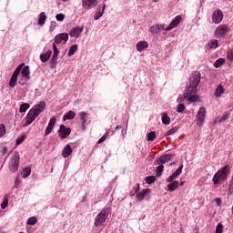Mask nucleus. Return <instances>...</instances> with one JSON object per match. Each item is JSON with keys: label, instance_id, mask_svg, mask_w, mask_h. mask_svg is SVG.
<instances>
[{"label": "nucleus", "instance_id": "a19ab883", "mask_svg": "<svg viewBox=\"0 0 233 233\" xmlns=\"http://www.w3.org/2000/svg\"><path fill=\"white\" fill-rule=\"evenodd\" d=\"M156 139V132L151 131L147 134V141H154Z\"/></svg>", "mask_w": 233, "mask_h": 233}, {"label": "nucleus", "instance_id": "9b49d317", "mask_svg": "<svg viewBox=\"0 0 233 233\" xmlns=\"http://www.w3.org/2000/svg\"><path fill=\"white\" fill-rule=\"evenodd\" d=\"M183 18L181 17V15H177L176 17H175V19H173L171 22H170V24H169V25L165 29L166 30V32H170V30H174V28H176V26H177V25H179V23H181V20H182Z\"/></svg>", "mask_w": 233, "mask_h": 233}, {"label": "nucleus", "instance_id": "6ab92c4d", "mask_svg": "<svg viewBox=\"0 0 233 233\" xmlns=\"http://www.w3.org/2000/svg\"><path fill=\"white\" fill-rule=\"evenodd\" d=\"M106 8V5H102V11H101V5H99L96 9V12L94 15L95 21H97L100 17H103V14H105V9Z\"/></svg>", "mask_w": 233, "mask_h": 233}, {"label": "nucleus", "instance_id": "4d7b16f0", "mask_svg": "<svg viewBox=\"0 0 233 233\" xmlns=\"http://www.w3.org/2000/svg\"><path fill=\"white\" fill-rule=\"evenodd\" d=\"M139 190V184H137V187H135L134 191L137 194V191Z\"/></svg>", "mask_w": 233, "mask_h": 233}, {"label": "nucleus", "instance_id": "5701e85b", "mask_svg": "<svg viewBox=\"0 0 233 233\" xmlns=\"http://www.w3.org/2000/svg\"><path fill=\"white\" fill-rule=\"evenodd\" d=\"M146 48H148V42H147V41L137 42V52H143V50H146Z\"/></svg>", "mask_w": 233, "mask_h": 233}, {"label": "nucleus", "instance_id": "7ed1b4c3", "mask_svg": "<svg viewBox=\"0 0 233 233\" xmlns=\"http://www.w3.org/2000/svg\"><path fill=\"white\" fill-rule=\"evenodd\" d=\"M230 176V166L225 165L221 169H219L213 177L214 185H219L221 181L228 178Z\"/></svg>", "mask_w": 233, "mask_h": 233}, {"label": "nucleus", "instance_id": "423d86ee", "mask_svg": "<svg viewBox=\"0 0 233 233\" xmlns=\"http://www.w3.org/2000/svg\"><path fill=\"white\" fill-rule=\"evenodd\" d=\"M20 160L21 157L19 152H15L13 157L9 161V170H11V172L15 173L19 170Z\"/></svg>", "mask_w": 233, "mask_h": 233}, {"label": "nucleus", "instance_id": "f8f14e48", "mask_svg": "<svg viewBox=\"0 0 233 233\" xmlns=\"http://www.w3.org/2000/svg\"><path fill=\"white\" fill-rule=\"evenodd\" d=\"M82 5L86 10H91V8L97 6V0H82Z\"/></svg>", "mask_w": 233, "mask_h": 233}, {"label": "nucleus", "instance_id": "6e6552de", "mask_svg": "<svg viewBox=\"0 0 233 233\" xmlns=\"http://www.w3.org/2000/svg\"><path fill=\"white\" fill-rule=\"evenodd\" d=\"M206 116L207 109L205 107H200L197 113V125H198V127H203Z\"/></svg>", "mask_w": 233, "mask_h": 233}, {"label": "nucleus", "instance_id": "39448f33", "mask_svg": "<svg viewBox=\"0 0 233 233\" xmlns=\"http://www.w3.org/2000/svg\"><path fill=\"white\" fill-rule=\"evenodd\" d=\"M227 34H230V25H228V24L219 25L215 29V32H214V35L215 37H217V39H221L225 37Z\"/></svg>", "mask_w": 233, "mask_h": 233}, {"label": "nucleus", "instance_id": "bb28decb", "mask_svg": "<svg viewBox=\"0 0 233 233\" xmlns=\"http://www.w3.org/2000/svg\"><path fill=\"white\" fill-rule=\"evenodd\" d=\"M72 154V147L70 145H66V147L62 151L63 157H68Z\"/></svg>", "mask_w": 233, "mask_h": 233}, {"label": "nucleus", "instance_id": "473e14b6", "mask_svg": "<svg viewBox=\"0 0 233 233\" xmlns=\"http://www.w3.org/2000/svg\"><path fill=\"white\" fill-rule=\"evenodd\" d=\"M28 108H30V104L28 103H24L20 106V108H19V112L21 114L26 112L28 110Z\"/></svg>", "mask_w": 233, "mask_h": 233}, {"label": "nucleus", "instance_id": "a211bd4d", "mask_svg": "<svg viewBox=\"0 0 233 233\" xmlns=\"http://www.w3.org/2000/svg\"><path fill=\"white\" fill-rule=\"evenodd\" d=\"M45 108H46V103H45V101H40L38 105L35 106L31 109L35 110V113L39 116V114L45 112Z\"/></svg>", "mask_w": 233, "mask_h": 233}, {"label": "nucleus", "instance_id": "c756f323", "mask_svg": "<svg viewBox=\"0 0 233 233\" xmlns=\"http://www.w3.org/2000/svg\"><path fill=\"white\" fill-rule=\"evenodd\" d=\"M74 117H76V112L69 111L63 116V120L66 121V119H74Z\"/></svg>", "mask_w": 233, "mask_h": 233}, {"label": "nucleus", "instance_id": "37998d69", "mask_svg": "<svg viewBox=\"0 0 233 233\" xmlns=\"http://www.w3.org/2000/svg\"><path fill=\"white\" fill-rule=\"evenodd\" d=\"M59 56V49H57V46H56V43H53V56Z\"/></svg>", "mask_w": 233, "mask_h": 233}, {"label": "nucleus", "instance_id": "393cba45", "mask_svg": "<svg viewBox=\"0 0 233 233\" xmlns=\"http://www.w3.org/2000/svg\"><path fill=\"white\" fill-rule=\"evenodd\" d=\"M223 94H225V88H223V86L218 85L215 90L214 96L215 97H221Z\"/></svg>", "mask_w": 233, "mask_h": 233}, {"label": "nucleus", "instance_id": "f03ea898", "mask_svg": "<svg viewBox=\"0 0 233 233\" xmlns=\"http://www.w3.org/2000/svg\"><path fill=\"white\" fill-rule=\"evenodd\" d=\"M19 74L22 75V77H24V79H25L26 81H30V66H25V64H21L16 67L9 82V86H11V88H14L15 85H17V77H19Z\"/></svg>", "mask_w": 233, "mask_h": 233}, {"label": "nucleus", "instance_id": "2eb2a0df", "mask_svg": "<svg viewBox=\"0 0 233 233\" xmlns=\"http://www.w3.org/2000/svg\"><path fill=\"white\" fill-rule=\"evenodd\" d=\"M83 26H76V27H73L70 32H69V35L70 37H79V35H81V34H83Z\"/></svg>", "mask_w": 233, "mask_h": 233}, {"label": "nucleus", "instance_id": "58836bf2", "mask_svg": "<svg viewBox=\"0 0 233 233\" xmlns=\"http://www.w3.org/2000/svg\"><path fill=\"white\" fill-rule=\"evenodd\" d=\"M6 134V127L5 124H0V137H3Z\"/></svg>", "mask_w": 233, "mask_h": 233}, {"label": "nucleus", "instance_id": "ddd939ff", "mask_svg": "<svg viewBox=\"0 0 233 233\" xmlns=\"http://www.w3.org/2000/svg\"><path fill=\"white\" fill-rule=\"evenodd\" d=\"M174 157L172 154H166L161 156L156 160L157 165H165V163H168Z\"/></svg>", "mask_w": 233, "mask_h": 233}, {"label": "nucleus", "instance_id": "f704fd0d", "mask_svg": "<svg viewBox=\"0 0 233 233\" xmlns=\"http://www.w3.org/2000/svg\"><path fill=\"white\" fill-rule=\"evenodd\" d=\"M225 65V58H218L216 60L214 66L215 68H219V66H223Z\"/></svg>", "mask_w": 233, "mask_h": 233}, {"label": "nucleus", "instance_id": "0e129e2a", "mask_svg": "<svg viewBox=\"0 0 233 233\" xmlns=\"http://www.w3.org/2000/svg\"><path fill=\"white\" fill-rule=\"evenodd\" d=\"M154 1V3H157V0H153Z\"/></svg>", "mask_w": 233, "mask_h": 233}, {"label": "nucleus", "instance_id": "49530a36", "mask_svg": "<svg viewBox=\"0 0 233 233\" xmlns=\"http://www.w3.org/2000/svg\"><path fill=\"white\" fill-rule=\"evenodd\" d=\"M215 233H223V224L218 223L217 225Z\"/></svg>", "mask_w": 233, "mask_h": 233}, {"label": "nucleus", "instance_id": "f3484780", "mask_svg": "<svg viewBox=\"0 0 233 233\" xmlns=\"http://www.w3.org/2000/svg\"><path fill=\"white\" fill-rule=\"evenodd\" d=\"M161 30H167V28H165V25L156 24L150 27L149 32H151V34H159Z\"/></svg>", "mask_w": 233, "mask_h": 233}, {"label": "nucleus", "instance_id": "5fc2aeb1", "mask_svg": "<svg viewBox=\"0 0 233 233\" xmlns=\"http://www.w3.org/2000/svg\"><path fill=\"white\" fill-rule=\"evenodd\" d=\"M6 152H8V147H5L2 150V156H5Z\"/></svg>", "mask_w": 233, "mask_h": 233}, {"label": "nucleus", "instance_id": "4be33fe9", "mask_svg": "<svg viewBox=\"0 0 233 233\" xmlns=\"http://www.w3.org/2000/svg\"><path fill=\"white\" fill-rule=\"evenodd\" d=\"M147 194H150V188H145L141 192L137 194L138 201H143Z\"/></svg>", "mask_w": 233, "mask_h": 233}, {"label": "nucleus", "instance_id": "8fccbe9b", "mask_svg": "<svg viewBox=\"0 0 233 233\" xmlns=\"http://www.w3.org/2000/svg\"><path fill=\"white\" fill-rule=\"evenodd\" d=\"M56 119L55 118V116H53L52 118H50L48 126L53 127V128H54V127H56Z\"/></svg>", "mask_w": 233, "mask_h": 233}, {"label": "nucleus", "instance_id": "3c124183", "mask_svg": "<svg viewBox=\"0 0 233 233\" xmlns=\"http://www.w3.org/2000/svg\"><path fill=\"white\" fill-rule=\"evenodd\" d=\"M56 21H65V15L57 14L56 16Z\"/></svg>", "mask_w": 233, "mask_h": 233}, {"label": "nucleus", "instance_id": "1a4fd4ad", "mask_svg": "<svg viewBox=\"0 0 233 233\" xmlns=\"http://www.w3.org/2000/svg\"><path fill=\"white\" fill-rule=\"evenodd\" d=\"M72 129L70 127H65V125H60L59 130H58V137L60 139H66L68 137V135L71 134Z\"/></svg>", "mask_w": 233, "mask_h": 233}, {"label": "nucleus", "instance_id": "79ce46f5", "mask_svg": "<svg viewBox=\"0 0 233 233\" xmlns=\"http://www.w3.org/2000/svg\"><path fill=\"white\" fill-rule=\"evenodd\" d=\"M37 223V218L31 217L27 219V225H35Z\"/></svg>", "mask_w": 233, "mask_h": 233}, {"label": "nucleus", "instance_id": "412c9836", "mask_svg": "<svg viewBox=\"0 0 233 233\" xmlns=\"http://www.w3.org/2000/svg\"><path fill=\"white\" fill-rule=\"evenodd\" d=\"M177 188H179V181L177 180H173L167 185V190H169V192H174V190H177Z\"/></svg>", "mask_w": 233, "mask_h": 233}, {"label": "nucleus", "instance_id": "0eeeda50", "mask_svg": "<svg viewBox=\"0 0 233 233\" xmlns=\"http://www.w3.org/2000/svg\"><path fill=\"white\" fill-rule=\"evenodd\" d=\"M38 116L39 115L35 112V109L31 108L25 116V124L24 125V127H28V125H32V123L35 121Z\"/></svg>", "mask_w": 233, "mask_h": 233}, {"label": "nucleus", "instance_id": "e2e57ef3", "mask_svg": "<svg viewBox=\"0 0 233 233\" xmlns=\"http://www.w3.org/2000/svg\"><path fill=\"white\" fill-rule=\"evenodd\" d=\"M125 133H127V130L123 129L122 134H125Z\"/></svg>", "mask_w": 233, "mask_h": 233}, {"label": "nucleus", "instance_id": "cd10ccee", "mask_svg": "<svg viewBox=\"0 0 233 233\" xmlns=\"http://www.w3.org/2000/svg\"><path fill=\"white\" fill-rule=\"evenodd\" d=\"M46 21V15L45 13H40L38 17V25L40 26H43L45 25V22Z\"/></svg>", "mask_w": 233, "mask_h": 233}, {"label": "nucleus", "instance_id": "e433bc0d", "mask_svg": "<svg viewBox=\"0 0 233 233\" xmlns=\"http://www.w3.org/2000/svg\"><path fill=\"white\" fill-rule=\"evenodd\" d=\"M6 207H8V196L5 195L4 197L3 202L1 203V208H3V210H5V208H6Z\"/></svg>", "mask_w": 233, "mask_h": 233}, {"label": "nucleus", "instance_id": "de8ad7c7", "mask_svg": "<svg viewBox=\"0 0 233 233\" xmlns=\"http://www.w3.org/2000/svg\"><path fill=\"white\" fill-rule=\"evenodd\" d=\"M25 137H26V136H25V135L18 137L16 138V145H21V143H23V141H25Z\"/></svg>", "mask_w": 233, "mask_h": 233}, {"label": "nucleus", "instance_id": "c9c22d12", "mask_svg": "<svg viewBox=\"0 0 233 233\" xmlns=\"http://www.w3.org/2000/svg\"><path fill=\"white\" fill-rule=\"evenodd\" d=\"M145 181H146V183H147L148 185H152V183H155V182H156V177H154V176L146 177Z\"/></svg>", "mask_w": 233, "mask_h": 233}, {"label": "nucleus", "instance_id": "dca6fc26", "mask_svg": "<svg viewBox=\"0 0 233 233\" xmlns=\"http://www.w3.org/2000/svg\"><path fill=\"white\" fill-rule=\"evenodd\" d=\"M80 119L82 121V130H86V125H88V113L80 112Z\"/></svg>", "mask_w": 233, "mask_h": 233}, {"label": "nucleus", "instance_id": "09e8293b", "mask_svg": "<svg viewBox=\"0 0 233 233\" xmlns=\"http://www.w3.org/2000/svg\"><path fill=\"white\" fill-rule=\"evenodd\" d=\"M227 58L228 59V61H233V49L228 52Z\"/></svg>", "mask_w": 233, "mask_h": 233}, {"label": "nucleus", "instance_id": "6e6d98bb", "mask_svg": "<svg viewBox=\"0 0 233 233\" xmlns=\"http://www.w3.org/2000/svg\"><path fill=\"white\" fill-rule=\"evenodd\" d=\"M215 201H216L218 207H219V205H221V198H216Z\"/></svg>", "mask_w": 233, "mask_h": 233}, {"label": "nucleus", "instance_id": "72a5a7b5", "mask_svg": "<svg viewBox=\"0 0 233 233\" xmlns=\"http://www.w3.org/2000/svg\"><path fill=\"white\" fill-rule=\"evenodd\" d=\"M77 50V45H73L70 46L69 51L67 53L68 57H71V56H74Z\"/></svg>", "mask_w": 233, "mask_h": 233}, {"label": "nucleus", "instance_id": "4c0bfd02", "mask_svg": "<svg viewBox=\"0 0 233 233\" xmlns=\"http://www.w3.org/2000/svg\"><path fill=\"white\" fill-rule=\"evenodd\" d=\"M51 68H56L57 66V56H52L50 60Z\"/></svg>", "mask_w": 233, "mask_h": 233}, {"label": "nucleus", "instance_id": "052dcab7", "mask_svg": "<svg viewBox=\"0 0 233 233\" xmlns=\"http://www.w3.org/2000/svg\"><path fill=\"white\" fill-rule=\"evenodd\" d=\"M183 185H185V182H184V181H181L180 184H179V186H180V187H183Z\"/></svg>", "mask_w": 233, "mask_h": 233}, {"label": "nucleus", "instance_id": "c03bdc74", "mask_svg": "<svg viewBox=\"0 0 233 233\" xmlns=\"http://www.w3.org/2000/svg\"><path fill=\"white\" fill-rule=\"evenodd\" d=\"M185 104H178L177 107V112H178V114H181L185 112Z\"/></svg>", "mask_w": 233, "mask_h": 233}, {"label": "nucleus", "instance_id": "f257e3e1", "mask_svg": "<svg viewBox=\"0 0 233 233\" xmlns=\"http://www.w3.org/2000/svg\"><path fill=\"white\" fill-rule=\"evenodd\" d=\"M201 82V74L198 71H195L192 73L191 76L189 77V84L187 86V88L184 91V97L179 96L177 101L181 103L183 99H187L190 103H194L195 101H198V86H199V83Z\"/></svg>", "mask_w": 233, "mask_h": 233}, {"label": "nucleus", "instance_id": "7c9ffc66", "mask_svg": "<svg viewBox=\"0 0 233 233\" xmlns=\"http://www.w3.org/2000/svg\"><path fill=\"white\" fill-rule=\"evenodd\" d=\"M162 123L163 125H170V116H168V114L163 113Z\"/></svg>", "mask_w": 233, "mask_h": 233}, {"label": "nucleus", "instance_id": "ea45409f", "mask_svg": "<svg viewBox=\"0 0 233 233\" xmlns=\"http://www.w3.org/2000/svg\"><path fill=\"white\" fill-rule=\"evenodd\" d=\"M177 130H179V127H175L169 129V130L167 132V136H174V134H176V132H177Z\"/></svg>", "mask_w": 233, "mask_h": 233}, {"label": "nucleus", "instance_id": "69168bd1", "mask_svg": "<svg viewBox=\"0 0 233 233\" xmlns=\"http://www.w3.org/2000/svg\"><path fill=\"white\" fill-rule=\"evenodd\" d=\"M62 1H68V0H62Z\"/></svg>", "mask_w": 233, "mask_h": 233}, {"label": "nucleus", "instance_id": "a878e982", "mask_svg": "<svg viewBox=\"0 0 233 233\" xmlns=\"http://www.w3.org/2000/svg\"><path fill=\"white\" fill-rule=\"evenodd\" d=\"M230 117V113L225 112L221 117L218 116L215 119V123H223L224 121H227Z\"/></svg>", "mask_w": 233, "mask_h": 233}, {"label": "nucleus", "instance_id": "4468645a", "mask_svg": "<svg viewBox=\"0 0 233 233\" xmlns=\"http://www.w3.org/2000/svg\"><path fill=\"white\" fill-rule=\"evenodd\" d=\"M62 41H64V43H66V41H68V35L67 33H62V34H58L56 35L55 37V45H59L62 43Z\"/></svg>", "mask_w": 233, "mask_h": 233}, {"label": "nucleus", "instance_id": "b1692460", "mask_svg": "<svg viewBox=\"0 0 233 233\" xmlns=\"http://www.w3.org/2000/svg\"><path fill=\"white\" fill-rule=\"evenodd\" d=\"M50 57H52V50H48L46 53L40 55V61L46 63Z\"/></svg>", "mask_w": 233, "mask_h": 233}, {"label": "nucleus", "instance_id": "9d476101", "mask_svg": "<svg viewBox=\"0 0 233 233\" xmlns=\"http://www.w3.org/2000/svg\"><path fill=\"white\" fill-rule=\"evenodd\" d=\"M223 21V11L221 9L215 10L212 14V22L219 25Z\"/></svg>", "mask_w": 233, "mask_h": 233}, {"label": "nucleus", "instance_id": "2f4dec72", "mask_svg": "<svg viewBox=\"0 0 233 233\" xmlns=\"http://www.w3.org/2000/svg\"><path fill=\"white\" fill-rule=\"evenodd\" d=\"M165 170V166H163V164L159 165L157 169V177H161L163 171Z\"/></svg>", "mask_w": 233, "mask_h": 233}, {"label": "nucleus", "instance_id": "c85d7f7f", "mask_svg": "<svg viewBox=\"0 0 233 233\" xmlns=\"http://www.w3.org/2000/svg\"><path fill=\"white\" fill-rule=\"evenodd\" d=\"M208 46L209 49H212V48L216 49V48H218V46H219V45H218V40L212 39L208 43Z\"/></svg>", "mask_w": 233, "mask_h": 233}, {"label": "nucleus", "instance_id": "a18cd8bd", "mask_svg": "<svg viewBox=\"0 0 233 233\" xmlns=\"http://www.w3.org/2000/svg\"><path fill=\"white\" fill-rule=\"evenodd\" d=\"M31 172H32V169L30 167H25L24 169L23 177H28V176H30Z\"/></svg>", "mask_w": 233, "mask_h": 233}, {"label": "nucleus", "instance_id": "603ef678", "mask_svg": "<svg viewBox=\"0 0 233 233\" xmlns=\"http://www.w3.org/2000/svg\"><path fill=\"white\" fill-rule=\"evenodd\" d=\"M106 137H108V132H106L99 140L98 145L105 142L106 140Z\"/></svg>", "mask_w": 233, "mask_h": 233}, {"label": "nucleus", "instance_id": "13d9d810", "mask_svg": "<svg viewBox=\"0 0 233 233\" xmlns=\"http://www.w3.org/2000/svg\"><path fill=\"white\" fill-rule=\"evenodd\" d=\"M136 194H137L136 191H131L130 192V197L133 198V196H136Z\"/></svg>", "mask_w": 233, "mask_h": 233}, {"label": "nucleus", "instance_id": "864d4df0", "mask_svg": "<svg viewBox=\"0 0 233 233\" xmlns=\"http://www.w3.org/2000/svg\"><path fill=\"white\" fill-rule=\"evenodd\" d=\"M52 130H54V127L52 126H47L46 128V136H48V134H52Z\"/></svg>", "mask_w": 233, "mask_h": 233}, {"label": "nucleus", "instance_id": "bf43d9fd", "mask_svg": "<svg viewBox=\"0 0 233 233\" xmlns=\"http://www.w3.org/2000/svg\"><path fill=\"white\" fill-rule=\"evenodd\" d=\"M119 129H121V126H116L115 128V130H119Z\"/></svg>", "mask_w": 233, "mask_h": 233}, {"label": "nucleus", "instance_id": "aec40b11", "mask_svg": "<svg viewBox=\"0 0 233 233\" xmlns=\"http://www.w3.org/2000/svg\"><path fill=\"white\" fill-rule=\"evenodd\" d=\"M183 172V165H181L167 180V183H172L174 179L177 178V176Z\"/></svg>", "mask_w": 233, "mask_h": 233}, {"label": "nucleus", "instance_id": "680f3d73", "mask_svg": "<svg viewBox=\"0 0 233 233\" xmlns=\"http://www.w3.org/2000/svg\"><path fill=\"white\" fill-rule=\"evenodd\" d=\"M172 165H176V162L170 163L169 167H172Z\"/></svg>", "mask_w": 233, "mask_h": 233}, {"label": "nucleus", "instance_id": "20e7f679", "mask_svg": "<svg viewBox=\"0 0 233 233\" xmlns=\"http://www.w3.org/2000/svg\"><path fill=\"white\" fill-rule=\"evenodd\" d=\"M110 214V209L104 208L102 209L97 216L95 218V227H101V225L105 224L106 222V219H108V215Z\"/></svg>", "mask_w": 233, "mask_h": 233}]
</instances>
